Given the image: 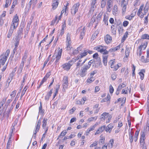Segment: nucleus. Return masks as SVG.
Listing matches in <instances>:
<instances>
[{"instance_id": "nucleus-30", "label": "nucleus", "mask_w": 149, "mask_h": 149, "mask_svg": "<svg viewBox=\"0 0 149 149\" xmlns=\"http://www.w3.org/2000/svg\"><path fill=\"white\" fill-rule=\"evenodd\" d=\"M47 119L46 118H44L43 119V125H42V127L43 129H45V127H46L47 125Z\"/></svg>"}, {"instance_id": "nucleus-33", "label": "nucleus", "mask_w": 149, "mask_h": 149, "mask_svg": "<svg viewBox=\"0 0 149 149\" xmlns=\"http://www.w3.org/2000/svg\"><path fill=\"white\" fill-rule=\"evenodd\" d=\"M87 54V50H84L83 53H81L79 55L80 56L81 58H82L86 56Z\"/></svg>"}, {"instance_id": "nucleus-3", "label": "nucleus", "mask_w": 149, "mask_h": 149, "mask_svg": "<svg viewBox=\"0 0 149 149\" xmlns=\"http://www.w3.org/2000/svg\"><path fill=\"white\" fill-rule=\"evenodd\" d=\"M103 14V12H100L97 15L96 18L95 17V15H93L91 18V21L89 24V26L92 25L93 23H95L96 25L95 27L98 24L99 22H100Z\"/></svg>"}, {"instance_id": "nucleus-42", "label": "nucleus", "mask_w": 149, "mask_h": 149, "mask_svg": "<svg viewBox=\"0 0 149 149\" xmlns=\"http://www.w3.org/2000/svg\"><path fill=\"white\" fill-rule=\"evenodd\" d=\"M91 6L96 8L95 4L96 3V0H91Z\"/></svg>"}, {"instance_id": "nucleus-39", "label": "nucleus", "mask_w": 149, "mask_h": 149, "mask_svg": "<svg viewBox=\"0 0 149 149\" xmlns=\"http://www.w3.org/2000/svg\"><path fill=\"white\" fill-rule=\"evenodd\" d=\"M126 6L127 5H123L122 8V13L123 15H124L125 13L126 9Z\"/></svg>"}, {"instance_id": "nucleus-45", "label": "nucleus", "mask_w": 149, "mask_h": 149, "mask_svg": "<svg viewBox=\"0 0 149 149\" xmlns=\"http://www.w3.org/2000/svg\"><path fill=\"white\" fill-rule=\"evenodd\" d=\"M125 86L126 85H125V84L122 83L121 84H120L119 85L118 88V89H119L120 90L122 88L125 87Z\"/></svg>"}, {"instance_id": "nucleus-17", "label": "nucleus", "mask_w": 149, "mask_h": 149, "mask_svg": "<svg viewBox=\"0 0 149 149\" xmlns=\"http://www.w3.org/2000/svg\"><path fill=\"white\" fill-rule=\"evenodd\" d=\"M24 63L23 62H22L19 66V67L18 70V72L19 74L21 73L22 71L23 70L24 66Z\"/></svg>"}, {"instance_id": "nucleus-37", "label": "nucleus", "mask_w": 149, "mask_h": 149, "mask_svg": "<svg viewBox=\"0 0 149 149\" xmlns=\"http://www.w3.org/2000/svg\"><path fill=\"white\" fill-rule=\"evenodd\" d=\"M130 50L129 48H127L125 51V56L127 57L129 55Z\"/></svg>"}, {"instance_id": "nucleus-12", "label": "nucleus", "mask_w": 149, "mask_h": 149, "mask_svg": "<svg viewBox=\"0 0 149 149\" xmlns=\"http://www.w3.org/2000/svg\"><path fill=\"white\" fill-rule=\"evenodd\" d=\"M104 40L107 44H109L111 42L112 38L109 35L107 34L104 37Z\"/></svg>"}, {"instance_id": "nucleus-60", "label": "nucleus", "mask_w": 149, "mask_h": 149, "mask_svg": "<svg viewBox=\"0 0 149 149\" xmlns=\"http://www.w3.org/2000/svg\"><path fill=\"white\" fill-rule=\"evenodd\" d=\"M57 16H56L55 17V18L54 19V20H53L52 21V24H54V23H55L56 22V24H57L58 22V20L57 22H56V21L57 20Z\"/></svg>"}, {"instance_id": "nucleus-63", "label": "nucleus", "mask_w": 149, "mask_h": 149, "mask_svg": "<svg viewBox=\"0 0 149 149\" xmlns=\"http://www.w3.org/2000/svg\"><path fill=\"white\" fill-rule=\"evenodd\" d=\"M98 56L99 55L98 54L96 53L93 54V58L97 59V58L98 57H99Z\"/></svg>"}, {"instance_id": "nucleus-47", "label": "nucleus", "mask_w": 149, "mask_h": 149, "mask_svg": "<svg viewBox=\"0 0 149 149\" xmlns=\"http://www.w3.org/2000/svg\"><path fill=\"white\" fill-rule=\"evenodd\" d=\"M27 56L26 54H25L22 58V62H23L24 63L26 61V59L27 58Z\"/></svg>"}, {"instance_id": "nucleus-27", "label": "nucleus", "mask_w": 149, "mask_h": 149, "mask_svg": "<svg viewBox=\"0 0 149 149\" xmlns=\"http://www.w3.org/2000/svg\"><path fill=\"white\" fill-rule=\"evenodd\" d=\"M37 0H31L29 2L30 5L31 6L32 4L33 8L34 7L37 3Z\"/></svg>"}, {"instance_id": "nucleus-16", "label": "nucleus", "mask_w": 149, "mask_h": 149, "mask_svg": "<svg viewBox=\"0 0 149 149\" xmlns=\"http://www.w3.org/2000/svg\"><path fill=\"white\" fill-rule=\"evenodd\" d=\"M40 106L39 108V113H41L42 115L43 116L44 114L45 110L44 109H42V102H40Z\"/></svg>"}, {"instance_id": "nucleus-31", "label": "nucleus", "mask_w": 149, "mask_h": 149, "mask_svg": "<svg viewBox=\"0 0 149 149\" xmlns=\"http://www.w3.org/2000/svg\"><path fill=\"white\" fill-rule=\"evenodd\" d=\"M82 61V60L80 59L79 61L76 64L77 68L76 69H77L78 68H79L80 66H82L84 64H82V62L81 63Z\"/></svg>"}, {"instance_id": "nucleus-58", "label": "nucleus", "mask_w": 149, "mask_h": 149, "mask_svg": "<svg viewBox=\"0 0 149 149\" xmlns=\"http://www.w3.org/2000/svg\"><path fill=\"white\" fill-rule=\"evenodd\" d=\"M67 133V132H66V130H63V131H62L61 132L60 135V136H63L66 134Z\"/></svg>"}, {"instance_id": "nucleus-4", "label": "nucleus", "mask_w": 149, "mask_h": 149, "mask_svg": "<svg viewBox=\"0 0 149 149\" xmlns=\"http://www.w3.org/2000/svg\"><path fill=\"white\" fill-rule=\"evenodd\" d=\"M62 52V49H60L59 48V49L57 50V52H55L54 55L53 56V61L55 58H56V60L55 61L56 63H57L59 61L61 58Z\"/></svg>"}, {"instance_id": "nucleus-25", "label": "nucleus", "mask_w": 149, "mask_h": 149, "mask_svg": "<svg viewBox=\"0 0 149 149\" xmlns=\"http://www.w3.org/2000/svg\"><path fill=\"white\" fill-rule=\"evenodd\" d=\"M6 98H4L0 102V109H1L2 108H3V105L5 103L6 101Z\"/></svg>"}, {"instance_id": "nucleus-36", "label": "nucleus", "mask_w": 149, "mask_h": 149, "mask_svg": "<svg viewBox=\"0 0 149 149\" xmlns=\"http://www.w3.org/2000/svg\"><path fill=\"white\" fill-rule=\"evenodd\" d=\"M67 41H66V43H71V42L70 41V35L69 33H68L67 35Z\"/></svg>"}, {"instance_id": "nucleus-43", "label": "nucleus", "mask_w": 149, "mask_h": 149, "mask_svg": "<svg viewBox=\"0 0 149 149\" xmlns=\"http://www.w3.org/2000/svg\"><path fill=\"white\" fill-rule=\"evenodd\" d=\"M148 7L147 6L146 4L143 10V11H144V14H146V13L148 12Z\"/></svg>"}, {"instance_id": "nucleus-59", "label": "nucleus", "mask_w": 149, "mask_h": 149, "mask_svg": "<svg viewBox=\"0 0 149 149\" xmlns=\"http://www.w3.org/2000/svg\"><path fill=\"white\" fill-rule=\"evenodd\" d=\"M98 117L97 116H95L94 117H92L89 118L88 119V120L90 122H91V121H92L94 119H95V120H96Z\"/></svg>"}, {"instance_id": "nucleus-19", "label": "nucleus", "mask_w": 149, "mask_h": 149, "mask_svg": "<svg viewBox=\"0 0 149 149\" xmlns=\"http://www.w3.org/2000/svg\"><path fill=\"white\" fill-rule=\"evenodd\" d=\"M109 113H107L106 112L103 113L100 116V119L101 120H104L106 117H107L108 115H109Z\"/></svg>"}, {"instance_id": "nucleus-40", "label": "nucleus", "mask_w": 149, "mask_h": 149, "mask_svg": "<svg viewBox=\"0 0 149 149\" xmlns=\"http://www.w3.org/2000/svg\"><path fill=\"white\" fill-rule=\"evenodd\" d=\"M121 4L122 6L123 5H127V1H125V0H120Z\"/></svg>"}, {"instance_id": "nucleus-29", "label": "nucleus", "mask_w": 149, "mask_h": 149, "mask_svg": "<svg viewBox=\"0 0 149 149\" xmlns=\"http://www.w3.org/2000/svg\"><path fill=\"white\" fill-rule=\"evenodd\" d=\"M128 35V32L126 31L124 35L122 38L121 42H124L126 40V38L127 37Z\"/></svg>"}, {"instance_id": "nucleus-13", "label": "nucleus", "mask_w": 149, "mask_h": 149, "mask_svg": "<svg viewBox=\"0 0 149 149\" xmlns=\"http://www.w3.org/2000/svg\"><path fill=\"white\" fill-rule=\"evenodd\" d=\"M25 26V25L24 23H22L20 26L19 30L17 31V33L18 36H20L22 34L23 29Z\"/></svg>"}, {"instance_id": "nucleus-23", "label": "nucleus", "mask_w": 149, "mask_h": 149, "mask_svg": "<svg viewBox=\"0 0 149 149\" xmlns=\"http://www.w3.org/2000/svg\"><path fill=\"white\" fill-rule=\"evenodd\" d=\"M113 128V126L112 125V124H109L106 128L105 131L107 132H110L111 129Z\"/></svg>"}, {"instance_id": "nucleus-26", "label": "nucleus", "mask_w": 149, "mask_h": 149, "mask_svg": "<svg viewBox=\"0 0 149 149\" xmlns=\"http://www.w3.org/2000/svg\"><path fill=\"white\" fill-rule=\"evenodd\" d=\"M118 11V7L116 5H115L113 9V15H116L117 14Z\"/></svg>"}, {"instance_id": "nucleus-5", "label": "nucleus", "mask_w": 149, "mask_h": 149, "mask_svg": "<svg viewBox=\"0 0 149 149\" xmlns=\"http://www.w3.org/2000/svg\"><path fill=\"white\" fill-rule=\"evenodd\" d=\"M89 68H90L86 65H84L83 66L80 70V75L82 77L85 76L87 74V70Z\"/></svg>"}, {"instance_id": "nucleus-62", "label": "nucleus", "mask_w": 149, "mask_h": 149, "mask_svg": "<svg viewBox=\"0 0 149 149\" xmlns=\"http://www.w3.org/2000/svg\"><path fill=\"white\" fill-rule=\"evenodd\" d=\"M114 140L113 139H111L109 143V144H111V147H112L113 146V144L114 143Z\"/></svg>"}, {"instance_id": "nucleus-2", "label": "nucleus", "mask_w": 149, "mask_h": 149, "mask_svg": "<svg viewBox=\"0 0 149 149\" xmlns=\"http://www.w3.org/2000/svg\"><path fill=\"white\" fill-rule=\"evenodd\" d=\"M104 46H102L100 45H98L94 48L95 50L97 51L98 52H100L101 53L107 55L108 54L109 52H112L113 51V49L111 48L110 49L109 51H108L104 49Z\"/></svg>"}, {"instance_id": "nucleus-64", "label": "nucleus", "mask_w": 149, "mask_h": 149, "mask_svg": "<svg viewBox=\"0 0 149 149\" xmlns=\"http://www.w3.org/2000/svg\"><path fill=\"white\" fill-rule=\"evenodd\" d=\"M79 52V51L78 50V49H76L74 50L72 52V54L74 55L77 54Z\"/></svg>"}, {"instance_id": "nucleus-15", "label": "nucleus", "mask_w": 149, "mask_h": 149, "mask_svg": "<svg viewBox=\"0 0 149 149\" xmlns=\"http://www.w3.org/2000/svg\"><path fill=\"white\" fill-rule=\"evenodd\" d=\"M112 2L111 0H107V5L108 6L107 8V11L110 12L111 10V7L112 6Z\"/></svg>"}, {"instance_id": "nucleus-61", "label": "nucleus", "mask_w": 149, "mask_h": 149, "mask_svg": "<svg viewBox=\"0 0 149 149\" xmlns=\"http://www.w3.org/2000/svg\"><path fill=\"white\" fill-rule=\"evenodd\" d=\"M95 8L96 7L91 6L90 10L89 11V12H90L91 13H92L93 12Z\"/></svg>"}, {"instance_id": "nucleus-22", "label": "nucleus", "mask_w": 149, "mask_h": 149, "mask_svg": "<svg viewBox=\"0 0 149 149\" xmlns=\"http://www.w3.org/2000/svg\"><path fill=\"white\" fill-rule=\"evenodd\" d=\"M59 2L57 1V0H54L53 1V3L52 5V8L53 9H55L57 7Z\"/></svg>"}, {"instance_id": "nucleus-11", "label": "nucleus", "mask_w": 149, "mask_h": 149, "mask_svg": "<svg viewBox=\"0 0 149 149\" xmlns=\"http://www.w3.org/2000/svg\"><path fill=\"white\" fill-rule=\"evenodd\" d=\"M81 28V27L78 30H79V32H80V35L79 38L81 39H82L83 37L85 35V27H84L82 29H80Z\"/></svg>"}, {"instance_id": "nucleus-6", "label": "nucleus", "mask_w": 149, "mask_h": 149, "mask_svg": "<svg viewBox=\"0 0 149 149\" xmlns=\"http://www.w3.org/2000/svg\"><path fill=\"white\" fill-rule=\"evenodd\" d=\"M68 78L67 76H64L62 80V86L64 90H65L68 88Z\"/></svg>"}, {"instance_id": "nucleus-9", "label": "nucleus", "mask_w": 149, "mask_h": 149, "mask_svg": "<svg viewBox=\"0 0 149 149\" xmlns=\"http://www.w3.org/2000/svg\"><path fill=\"white\" fill-rule=\"evenodd\" d=\"M5 112L6 110L4 108L0 109V119L1 120H3V118L5 117Z\"/></svg>"}, {"instance_id": "nucleus-10", "label": "nucleus", "mask_w": 149, "mask_h": 149, "mask_svg": "<svg viewBox=\"0 0 149 149\" xmlns=\"http://www.w3.org/2000/svg\"><path fill=\"white\" fill-rule=\"evenodd\" d=\"M72 64V63L71 64L70 63V61H69L68 63H66L63 64L62 65V67L64 70H68L70 69V67Z\"/></svg>"}, {"instance_id": "nucleus-57", "label": "nucleus", "mask_w": 149, "mask_h": 149, "mask_svg": "<svg viewBox=\"0 0 149 149\" xmlns=\"http://www.w3.org/2000/svg\"><path fill=\"white\" fill-rule=\"evenodd\" d=\"M129 24V22L128 21H125L123 23V25L124 27L127 26Z\"/></svg>"}, {"instance_id": "nucleus-14", "label": "nucleus", "mask_w": 149, "mask_h": 149, "mask_svg": "<svg viewBox=\"0 0 149 149\" xmlns=\"http://www.w3.org/2000/svg\"><path fill=\"white\" fill-rule=\"evenodd\" d=\"M105 127V125H103L99 127L97 130L95 134V135L97 134L101 133L104 130Z\"/></svg>"}, {"instance_id": "nucleus-18", "label": "nucleus", "mask_w": 149, "mask_h": 149, "mask_svg": "<svg viewBox=\"0 0 149 149\" xmlns=\"http://www.w3.org/2000/svg\"><path fill=\"white\" fill-rule=\"evenodd\" d=\"M146 139L145 134L144 132L141 133V137L140 139V142L144 143V140Z\"/></svg>"}, {"instance_id": "nucleus-28", "label": "nucleus", "mask_w": 149, "mask_h": 149, "mask_svg": "<svg viewBox=\"0 0 149 149\" xmlns=\"http://www.w3.org/2000/svg\"><path fill=\"white\" fill-rule=\"evenodd\" d=\"M28 87L27 86H26L24 88V89L22 91L21 95L20 96V99H21L23 96L24 95L26 90L28 89Z\"/></svg>"}, {"instance_id": "nucleus-51", "label": "nucleus", "mask_w": 149, "mask_h": 149, "mask_svg": "<svg viewBox=\"0 0 149 149\" xmlns=\"http://www.w3.org/2000/svg\"><path fill=\"white\" fill-rule=\"evenodd\" d=\"M19 55L20 54H18L17 53L16 54L15 58H14L15 61H17L19 60Z\"/></svg>"}, {"instance_id": "nucleus-20", "label": "nucleus", "mask_w": 149, "mask_h": 149, "mask_svg": "<svg viewBox=\"0 0 149 149\" xmlns=\"http://www.w3.org/2000/svg\"><path fill=\"white\" fill-rule=\"evenodd\" d=\"M108 15L106 14H104V18L103 19V21L104 23V24L106 25H108Z\"/></svg>"}, {"instance_id": "nucleus-56", "label": "nucleus", "mask_w": 149, "mask_h": 149, "mask_svg": "<svg viewBox=\"0 0 149 149\" xmlns=\"http://www.w3.org/2000/svg\"><path fill=\"white\" fill-rule=\"evenodd\" d=\"M111 78L113 80H115L116 78V75L115 74H113L111 75Z\"/></svg>"}, {"instance_id": "nucleus-54", "label": "nucleus", "mask_w": 149, "mask_h": 149, "mask_svg": "<svg viewBox=\"0 0 149 149\" xmlns=\"http://www.w3.org/2000/svg\"><path fill=\"white\" fill-rule=\"evenodd\" d=\"M76 108L75 107H73L72 109L69 111V113L70 114H72L76 110Z\"/></svg>"}, {"instance_id": "nucleus-50", "label": "nucleus", "mask_w": 149, "mask_h": 149, "mask_svg": "<svg viewBox=\"0 0 149 149\" xmlns=\"http://www.w3.org/2000/svg\"><path fill=\"white\" fill-rule=\"evenodd\" d=\"M148 44L147 42H146L142 44L140 46L142 45V49L143 48V49H144L146 48Z\"/></svg>"}, {"instance_id": "nucleus-35", "label": "nucleus", "mask_w": 149, "mask_h": 149, "mask_svg": "<svg viewBox=\"0 0 149 149\" xmlns=\"http://www.w3.org/2000/svg\"><path fill=\"white\" fill-rule=\"evenodd\" d=\"M130 141L131 143L133 141V134L130 133L129 134Z\"/></svg>"}, {"instance_id": "nucleus-55", "label": "nucleus", "mask_w": 149, "mask_h": 149, "mask_svg": "<svg viewBox=\"0 0 149 149\" xmlns=\"http://www.w3.org/2000/svg\"><path fill=\"white\" fill-rule=\"evenodd\" d=\"M108 118V120L106 121V123H109L111 118L112 116L110 114L108 115L107 117Z\"/></svg>"}, {"instance_id": "nucleus-46", "label": "nucleus", "mask_w": 149, "mask_h": 149, "mask_svg": "<svg viewBox=\"0 0 149 149\" xmlns=\"http://www.w3.org/2000/svg\"><path fill=\"white\" fill-rule=\"evenodd\" d=\"M71 43H66V48L68 50H70L71 49V48L72 47H71V45H70Z\"/></svg>"}, {"instance_id": "nucleus-44", "label": "nucleus", "mask_w": 149, "mask_h": 149, "mask_svg": "<svg viewBox=\"0 0 149 149\" xmlns=\"http://www.w3.org/2000/svg\"><path fill=\"white\" fill-rule=\"evenodd\" d=\"M106 1H101V7L102 8H104L106 4Z\"/></svg>"}, {"instance_id": "nucleus-8", "label": "nucleus", "mask_w": 149, "mask_h": 149, "mask_svg": "<svg viewBox=\"0 0 149 149\" xmlns=\"http://www.w3.org/2000/svg\"><path fill=\"white\" fill-rule=\"evenodd\" d=\"M143 8L144 5H141L140 7L137 12L138 15L141 18H143L144 15H146L144 13V11L143 10Z\"/></svg>"}, {"instance_id": "nucleus-34", "label": "nucleus", "mask_w": 149, "mask_h": 149, "mask_svg": "<svg viewBox=\"0 0 149 149\" xmlns=\"http://www.w3.org/2000/svg\"><path fill=\"white\" fill-rule=\"evenodd\" d=\"M11 1L12 0H6L5 7L6 8L8 7V6L10 4Z\"/></svg>"}, {"instance_id": "nucleus-49", "label": "nucleus", "mask_w": 149, "mask_h": 149, "mask_svg": "<svg viewBox=\"0 0 149 149\" xmlns=\"http://www.w3.org/2000/svg\"><path fill=\"white\" fill-rule=\"evenodd\" d=\"M17 91L16 90L14 91H12L10 94V96L11 97V98L14 97L16 95Z\"/></svg>"}, {"instance_id": "nucleus-38", "label": "nucleus", "mask_w": 149, "mask_h": 149, "mask_svg": "<svg viewBox=\"0 0 149 149\" xmlns=\"http://www.w3.org/2000/svg\"><path fill=\"white\" fill-rule=\"evenodd\" d=\"M141 38L149 40V35L147 34H144L142 36Z\"/></svg>"}, {"instance_id": "nucleus-7", "label": "nucleus", "mask_w": 149, "mask_h": 149, "mask_svg": "<svg viewBox=\"0 0 149 149\" xmlns=\"http://www.w3.org/2000/svg\"><path fill=\"white\" fill-rule=\"evenodd\" d=\"M79 6V3H77L73 6L71 9V13L72 14L74 15L77 12Z\"/></svg>"}, {"instance_id": "nucleus-24", "label": "nucleus", "mask_w": 149, "mask_h": 149, "mask_svg": "<svg viewBox=\"0 0 149 149\" xmlns=\"http://www.w3.org/2000/svg\"><path fill=\"white\" fill-rule=\"evenodd\" d=\"M145 72V70H144L143 69L141 70V71L139 73V75L140 76L141 79V80H143L144 78V75L143 73V72Z\"/></svg>"}, {"instance_id": "nucleus-48", "label": "nucleus", "mask_w": 149, "mask_h": 149, "mask_svg": "<svg viewBox=\"0 0 149 149\" xmlns=\"http://www.w3.org/2000/svg\"><path fill=\"white\" fill-rule=\"evenodd\" d=\"M11 142V140H9L8 142L7 143V146H6V149H9V148L10 147V143Z\"/></svg>"}, {"instance_id": "nucleus-41", "label": "nucleus", "mask_w": 149, "mask_h": 149, "mask_svg": "<svg viewBox=\"0 0 149 149\" xmlns=\"http://www.w3.org/2000/svg\"><path fill=\"white\" fill-rule=\"evenodd\" d=\"M94 80V78L91 77L90 79H88L87 80V81L88 83H91Z\"/></svg>"}, {"instance_id": "nucleus-21", "label": "nucleus", "mask_w": 149, "mask_h": 149, "mask_svg": "<svg viewBox=\"0 0 149 149\" xmlns=\"http://www.w3.org/2000/svg\"><path fill=\"white\" fill-rule=\"evenodd\" d=\"M108 57V55H104L102 56L103 62L104 65L106 66L107 64V59Z\"/></svg>"}, {"instance_id": "nucleus-1", "label": "nucleus", "mask_w": 149, "mask_h": 149, "mask_svg": "<svg viewBox=\"0 0 149 149\" xmlns=\"http://www.w3.org/2000/svg\"><path fill=\"white\" fill-rule=\"evenodd\" d=\"M19 19L18 17L17 14H16L14 16L12 21L10 29H9L8 34L7 37L10 38L13 32L14 29H16L18 25Z\"/></svg>"}, {"instance_id": "nucleus-53", "label": "nucleus", "mask_w": 149, "mask_h": 149, "mask_svg": "<svg viewBox=\"0 0 149 149\" xmlns=\"http://www.w3.org/2000/svg\"><path fill=\"white\" fill-rule=\"evenodd\" d=\"M114 91V89L112 86V85L111 84L109 86V92L111 93H112Z\"/></svg>"}, {"instance_id": "nucleus-32", "label": "nucleus", "mask_w": 149, "mask_h": 149, "mask_svg": "<svg viewBox=\"0 0 149 149\" xmlns=\"http://www.w3.org/2000/svg\"><path fill=\"white\" fill-rule=\"evenodd\" d=\"M141 61L143 62L146 63L149 61V59L147 58L145 59L144 56H142L141 57Z\"/></svg>"}, {"instance_id": "nucleus-52", "label": "nucleus", "mask_w": 149, "mask_h": 149, "mask_svg": "<svg viewBox=\"0 0 149 149\" xmlns=\"http://www.w3.org/2000/svg\"><path fill=\"white\" fill-rule=\"evenodd\" d=\"M134 17V15H128L125 17V18L127 19L130 20L132 19Z\"/></svg>"}]
</instances>
